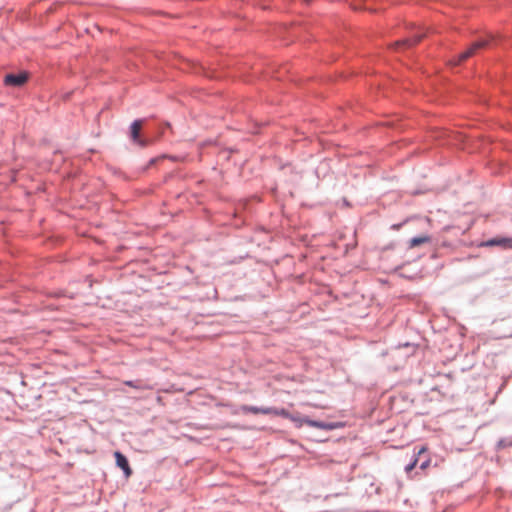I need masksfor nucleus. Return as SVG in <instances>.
I'll use <instances>...</instances> for the list:
<instances>
[{
    "label": "nucleus",
    "instance_id": "4468645a",
    "mask_svg": "<svg viewBox=\"0 0 512 512\" xmlns=\"http://www.w3.org/2000/svg\"><path fill=\"white\" fill-rule=\"evenodd\" d=\"M307 4L310 3L312 0H304Z\"/></svg>",
    "mask_w": 512,
    "mask_h": 512
},
{
    "label": "nucleus",
    "instance_id": "ddd939ff",
    "mask_svg": "<svg viewBox=\"0 0 512 512\" xmlns=\"http://www.w3.org/2000/svg\"><path fill=\"white\" fill-rule=\"evenodd\" d=\"M424 451H425V448H421L418 453L421 454Z\"/></svg>",
    "mask_w": 512,
    "mask_h": 512
},
{
    "label": "nucleus",
    "instance_id": "f257e3e1",
    "mask_svg": "<svg viewBox=\"0 0 512 512\" xmlns=\"http://www.w3.org/2000/svg\"><path fill=\"white\" fill-rule=\"evenodd\" d=\"M489 42L490 41L488 39H482V40L474 42L466 51H464L463 53H461L458 56L457 60H455V62H453V64L458 65L461 62L472 57L473 55H475L477 53L478 50L487 47L489 45Z\"/></svg>",
    "mask_w": 512,
    "mask_h": 512
},
{
    "label": "nucleus",
    "instance_id": "423d86ee",
    "mask_svg": "<svg viewBox=\"0 0 512 512\" xmlns=\"http://www.w3.org/2000/svg\"><path fill=\"white\" fill-rule=\"evenodd\" d=\"M422 38H423V35H416L412 38H407V39H403V40L395 42V46L397 48H411L412 46L419 43Z\"/></svg>",
    "mask_w": 512,
    "mask_h": 512
},
{
    "label": "nucleus",
    "instance_id": "7ed1b4c3",
    "mask_svg": "<svg viewBox=\"0 0 512 512\" xmlns=\"http://www.w3.org/2000/svg\"><path fill=\"white\" fill-rule=\"evenodd\" d=\"M296 423V425L298 427H301L303 423L311 426V427H315V428H320V429H325V430H330V429H333L334 426L333 425H330V424H326V423H323V422H319V421H314V420H310L308 418H300V417H297L296 416V421H294Z\"/></svg>",
    "mask_w": 512,
    "mask_h": 512
},
{
    "label": "nucleus",
    "instance_id": "1a4fd4ad",
    "mask_svg": "<svg viewBox=\"0 0 512 512\" xmlns=\"http://www.w3.org/2000/svg\"><path fill=\"white\" fill-rule=\"evenodd\" d=\"M269 410L271 411L270 414H273L276 416H282L284 418L290 419L291 421H296V416L292 415L284 408L278 409V408L269 407Z\"/></svg>",
    "mask_w": 512,
    "mask_h": 512
},
{
    "label": "nucleus",
    "instance_id": "39448f33",
    "mask_svg": "<svg viewBox=\"0 0 512 512\" xmlns=\"http://www.w3.org/2000/svg\"><path fill=\"white\" fill-rule=\"evenodd\" d=\"M27 80V76L25 74H8L5 76L4 82L6 85L12 86H20L24 84Z\"/></svg>",
    "mask_w": 512,
    "mask_h": 512
},
{
    "label": "nucleus",
    "instance_id": "9b49d317",
    "mask_svg": "<svg viewBox=\"0 0 512 512\" xmlns=\"http://www.w3.org/2000/svg\"><path fill=\"white\" fill-rule=\"evenodd\" d=\"M125 385L132 387L134 389H152L153 387L149 384H142L140 381H125Z\"/></svg>",
    "mask_w": 512,
    "mask_h": 512
},
{
    "label": "nucleus",
    "instance_id": "20e7f679",
    "mask_svg": "<svg viewBox=\"0 0 512 512\" xmlns=\"http://www.w3.org/2000/svg\"><path fill=\"white\" fill-rule=\"evenodd\" d=\"M114 456L117 466L123 470L126 477H129L132 474V470L129 466L127 458L119 451H116Z\"/></svg>",
    "mask_w": 512,
    "mask_h": 512
},
{
    "label": "nucleus",
    "instance_id": "f8f14e48",
    "mask_svg": "<svg viewBox=\"0 0 512 512\" xmlns=\"http://www.w3.org/2000/svg\"><path fill=\"white\" fill-rule=\"evenodd\" d=\"M417 461H418L417 458H415L412 463L407 465L406 468H405L406 472H411L415 468V466L417 465Z\"/></svg>",
    "mask_w": 512,
    "mask_h": 512
},
{
    "label": "nucleus",
    "instance_id": "9d476101",
    "mask_svg": "<svg viewBox=\"0 0 512 512\" xmlns=\"http://www.w3.org/2000/svg\"><path fill=\"white\" fill-rule=\"evenodd\" d=\"M429 241H430V237L427 236V235H423V236H419V237H414V238H412L409 241V247L410 248H415V247H417L419 245L428 243Z\"/></svg>",
    "mask_w": 512,
    "mask_h": 512
},
{
    "label": "nucleus",
    "instance_id": "0eeeda50",
    "mask_svg": "<svg viewBox=\"0 0 512 512\" xmlns=\"http://www.w3.org/2000/svg\"><path fill=\"white\" fill-rule=\"evenodd\" d=\"M142 128V121L141 120H135L131 125V138L134 142L142 144V142L139 139V134Z\"/></svg>",
    "mask_w": 512,
    "mask_h": 512
},
{
    "label": "nucleus",
    "instance_id": "f03ea898",
    "mask_svg": "<svg viewBox=\"0 0 512 512\" xmlns=\"http://www.w3.org/2000/svg\"><path fill=\"white\" fill-rule=\"evenodd\" d=\"M482 247L499 246L502 249H512V237H496L481 243Z\"/></svg>",
    "mask_w": 512,
    "mask_h": 512
},
{
    "label": "nucleus",
    "instance_id": "6e6552de",
    "mask_svg": "<svg viewBox=\"0 0 512 512\" xmlns=\"http://www.w3.org/2000/svg\"><path fill=\"white\" fill-rule=\"evenodd\" d=\"M241 410L242 412L244 413H252V414H270V410H269V407H265V408H259V407H255V406H248V405H244L241 407Z\"/></svg>",
    "mask_w": 512,
    "mask_h": 512
}]
</instances>
